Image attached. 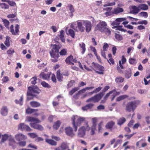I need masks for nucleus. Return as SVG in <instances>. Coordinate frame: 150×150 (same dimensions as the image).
I'll return each instance as SVG.
<instances>
[{
  "label": "nucleus",
  "instance_id": "nucleus-10",
  "mask_svg": "<svg viewBox=\"0 0 150 150\" xmlns=\"http://www.w3.org/2000/svg\"><path fill=\"white\" fill-rule=\"evenodd\" d=\"M28 91H30L31 93L34 94H39L41 91L36 86H30L28 88Z\"/></svg>",
  "mask_w": 150,
  "mask_h": 150
},
{
  "label": "nucleus",
  "instance_id": "nucleus-64",
  "mask_svg": "<svg viewBox=\"0 0 150 150\" xmlns=\"http://www.w3.org/2000/svg\"><path fill=\"white\" fill-rule=\"evenodd\" d=\"M129 62L131 64H134L136 61V59L130 58L129 59Z\"/></svg>",
  "mask_w": 150,
  "mask_h": 150
},
{
  "label": "nucleus",
  "instance_id": "nucleus-44",
  "mask_svg": "<svg viewBox=\"0 0 150 150\" xmlns=\"http://www.w3.org/2000/svg\"><path fill=\"white\" fill-rule=\"evenodd\" d=\"M79 89V87H76L72 89L69 92V94L70 95L72 96Z\"/></svg>",
  "mask_w": 150,
  "mask_h": 150
},
{
  "label": "nucleus",
  "instance_id": "nucleus-56",
  "mask_svg": "<svg viewBox=\"0 0 150 150\" xmlns=\"http://www.w3.org/2000/svg\"><path fill=\"white\" fill-rule=\"evenodd\" d=\"M115 38L119 41L122 40L123 39L122 36L121 35L116 33L115 34Z\"/></svg>",
  "mask_w": 150,
  "mask_h": 150
},
{
  "label": "nucleus",
  "instance_id": "nucleus-37",
  "mask_svg": "<svg viewBox=\"0 0 150 150\" xmlns=\"http://www.w3.org/2000/svg\"><path fill=\"white\" fill-rule=\"evenodd\" d=\"M2 21L3 22L4 24L5 27L9 29V22L7 19H2Z\"/></svg>",
  "mask_w": 150,
  "mask_h": 150
},
{
  "label": "nucleus",
  "instance_id": "nucleus-19",
  "mask_svg": "<svg viewBox=\"0 0 150 150\" xmlns=\"http://www.w3.org/2000/svg\"><path fill=\"white\" fill-rule=\"evenodd\" d=\"M131 10L130 13L133 14H137L139 11V10L138 8V6H132L131 7Z\"/></svg>",
  "mask_w": 150,
  "mask_h": 150
},
{
  "label": "nucleus",
  "instance_id": "nucleus-16",
  "mask_svg": "<svg viewBox=\"0 0 150 150\" xmlns=\"http://www.w3.org/2000/svg\"><path fill=\"white\" fill-rule=\"evenodd\" d=\"M65 61L67 64H68L71 63V62H73L74 63H77L78 61L76 58L74 59L72 55H70L66 59Z\"/></svg>",
  "mask_w": 150,
  "mask_h": 150
},
{
  "label": "nucleus",
  "instance_id": "nucleus-46",
  "mask_svg": "<svg viewBox=\"0 0 150 150\" xmlns=\"http://www.w3.org/2000/svg\"><path fill=\"white\" fill-rule=\"evenodd\" d=\"M102 89L101 87H98V88L95 89L93 91L90 92V93L92 94L93 93H96L99 92Z\"/></svg>",
  "mask_w": 150,
  "mask_h": 150
},
{
  "label": "nucleus",
  "instance_id": "nucleus-51",
  "mask_svg": "<svg viewBox=\"0 0 150 150\" xmlns=\"http://www.w3.org/2000/svg\"><path fill=\"white\" fill-rule=\"evenodd\" d=\"M116 91L115 90H113L110 91L108 93H107L104 97V100L106 101L108 99V97L110 96V94H112L113 92Z\"/></svg>",
  "mask_w": 150,
  "mask_h": 150
},
{
  "label": "nucleus",
  "instance_id": "nucleus-34",
  "mask_svg": "<svg viewBox=\"0 0 150 150\" xmlns=\"http://www.w3.org/2000/svg\"><path fill=\"white\" fill-rule=\"evenodd\" d=\"M68 33H67V35H70L72 38H74L75 37V32L74 30L71 29H70L68 30Z\"/></svg>",
  "mask_w": 150,
  "mask_h": 150
},
{
  "label": "nucleus",
  "instance_id": "nucleus-61",
  "mask_svg": "<svg viewBox=\"0 0 150 150\" xmlns=\"http://www.w3.org/2000/svg\"><path fill=\"white\" fill-rule=\"evenodd\" d=\"M136 132H134L129 134H125L124 136L126 137L127 139H130L134 135L136 134Z\"/></svg>",
  "mask_w": 150,
  "mask_h": 150
},
{
  "label": "nucleus",
  "instance_id": "nucleus-20",
  "mask_svg": "<svg viewBox=\"0 0 150 150\" xmlns=\"http://www.w3.org/2000/svg\"><path fill=\"white\" fill-rule=\"evenodd\" d=\"M94 104L93 103H89L82 107V109L83 111H87L93 108Z\"/></svg>",
  "mask_w": 150,
  "mask_h": 150
},
{
  "label": "nucleus",
  "instance_id": "nucleus-32",
  "mask_svg": "<svg viewBox=\"0 0 150 150\" xmlns=\"http://www.w3.org/2000/svg\"><path fill=\"white\" fill-rule=\"evenodd\" d=\"M10 37L8 36H6V39L4 42V43L7 47H9L10 46Z\"/></svg>",
  "mask_w": 150,
  "mask_h": 150
},
{
  "label": "nucleus",
  "instance_id": "nucleus-17",
  "mask_svg": "<svg viewBox=\"0 0 150 150\" xmlns=\"http://www.w3.org/2000/svg\"><path fill=\"white\" fill-rule=\"evenodd\" d=\"M69 148V147L66 143H62L60 146L55 149V150H64Z\"/></svg>",
  "mask_w": 150,
  "mask_h": 150
},
{
  "label": "nucleus",
  "instance_id": "nucleus-59",
  "mask_svg": "<svg viewBox=\"0 0 150 150\" xmlns=\"http://www.w3.org/2000/svg\"><path fill=\"white\" fill-rule=\"evenodd\" d=\"M28 135L32 138H34L38 137L37 134L35 133H28Z\"/></svg>",
  "mask_w": 150,
  "mask_h": 150
},
{
  "label": "nucleus",
  "instance_id": "nucleus-12",
  "mask_svg": "<svg viewBox=\"0 0 150 150\" xmlns=\"http://www.w3.org/2000/svg\"><path fill=\"white\" fill-rule=\"evenodd\" d=\"M104 71L105 68L103 66L99 64L97 65L96 73L99 75H103Z\"/></svg>",
  "mask_w": 150,
  "mask_h": 150
},
{
  "label": "nucleus",
  "instance_id": "nucleus-38",
  "mask_svg": "<svg viewBox=\"0 0 150 150\" xmlns=\"http://www.w3.org/2000/svg\"><path fill=\"white\" fill-rule=\"evenodd\" d=\"M124 80V78L122 77H117L115 79L116 82L118 83H120L123 82Z\"/></svg>",
  "mask_w": 150,
  "mask_h": 150
},
{
  "label": "nucleus",
  "instance_id": "nucleus-14",
  "mask_svg": "<svg viewBox=\"0 0 150 150\" xmlns=\"http://www.w3.org/2000/svg\"><path fill=\"white\" fill-rule=\"evenodd\" d=\"M16 139L19 141L24 140L27 139V137L22 133H19L16 134L15 136Z\"/></svg>",
  "mask_w": 150,
  "mask_h": 150
},
{
  "label": "nucleus",
  "instance_id": "nucleus-24",
  "mask_svg": "<svg viewBox=\"0 0 150 150\" xmlns=\"http://www.w3.org/2000/svg\"><path fill=\"white\" fill-rule=\"evenodd\" d=\"M113 11L114 14H116L123 12L124 9L122 8L117 7L116 8H114L113 10Z\"/></svg>",
  "mask_w": 150,
  "mask_h": 150
},
{
  "label": "nucleus",
  "instance_id": "nucleus-58",
  "mask_svg": "<svg viewBox=\"0 0 150 150\" xmlns=\"http://www.w3.org/2000/svg\"><path fill=\"white\" fill-rule=\"evenodd\" d=\"M140 16L144 17L145 18L148 17V15L147 12H142L139 14Z\"/></svg>",
  "mask_w": 150,
  "mask_h": 150
},
{
  "label": "nucleus",
  "instance_id": "nucleus-18",
  "mask_svg": "<svg viewBox=\"0 0 150 150\" xmlns=\"http://www.w3.org/2000/svg\"><path fill=\"white\" fill-rule=\"evenodd\" d=\"M115 125V122L112 121L108 122L105 126L106 129L112 131L113 129V126Z\"/></svg>",
  "mask_w": 150,
  "mask_h": 150
},
{
  "label": "nucleus",
  "instance_id": "nucleus-6",
  "mask_svg": "<svg viewBox=\"0 0 150 150\" xmlns=\"http://www.w3.org/2000/svg\"><path fill=\"white\" fill-rule=\"evenodd\" d=\"M103 96V93H100L89 98L86 100V102L88 103L90 101H93L95 103H98L101 100Z\"/></svg>",
  "mask_w": 150,
  "mask_h": 150
},
{
  "label": "nucleus",
  "instance_id": "nucleus-4",
  "mask_svg": "<svg viewBox=\"0 0 150 150\" xmlns=\"http://www.w3.org/2000/svg\"><path fill=\"white\" fill-rule=\"evenodd\" d=\"M140 103V101L138 100L131 101L128 103L126 105V110L128 112H134L136 108L138 105Z\"/></svg>",
  "mask_w": 150,
  "mask_h": 150
},
{
  "label": "nucleus",
  "instance_id": "nucleus-9",
  "mask_svg": "<svg viewBox=\"0 0 150 150\" xmlns=\"http://www.w3.org/2000/svg\"><path fill=\"white\" fill-rule=\"evenodd\" d=\"M107 26V23L105 22L100 21L95 27V30H98L102 32L103 30Z\"/></svg>",
  "mask_w": 150,
  "mask_h": 150
},
{
  "label": "nucleus",
  "instance_id": "nucleus-22",
  "mask_svg": "<svg viewBox=\"0 0 150 150\" xmlns=\"http://www.w3.org/2000/svg\"><path fill=\"white\" fill-rule=\"evenodd\" d=\"M138 6L139 9V11L141 10L144 11L147 10L149 8L148 6L146 4H141Z\"/></svg>",
  "mask_w": 150,
  "mask_h": 150
},
{
  "label": "nucleus",
  "instance_id": "nucleus-13",
  "mask_svg": "<svg viewBox=\"0 0 150 150\" xmlns=\"http://www.w3.org/2000/svg\"><path fill=\"white\" fill-rule=\"evenodd\" d=\"M51 73L45 74L44 72H42L39 75L40 77L44 79L49 80L50 76Z\"/></svg>",
  "mask_w": 150,
  "mask_h": 150
},
{
  "label": "nucleus",
  "instance_id": "nucleus-1",
  "mask_svg": "<svg viewBox=\"0 0 150 150\" xmlns=\"http://www.w3.org/2000/svg\"><path fill=\"white\" fill-rule=\"evenodd\" d=\"M51 47L52 49L50 51V54L52 58L51 60L52 62H56L59 60L58 59L59 57V50L61 46L59 45L51 44Z\"/></svg>",
  "mask_w": 150,
  "mask_h": 150
},
{
  "label": "nucleus",
  "instance_id": "nucleus-55",
  "mask_svg": "<svg viewBox=\"0 0 150 150\" xmlns=\"http://www.w3.org/2000/svg\"><path fill=\"white\" fill-rule=\"evenodd\" d=\"M33 109L28 107L26 109L25 112L27 114H31L33 112Z\"/></svg>",
  "mask_w": 150,
  "mask_h": 150
},
{
  "label": "nucleus",
  "instance_id": "nucleus-47",
  "mask_svg": "<svg viewBox=\"0 0 150 150\" xmlns=\"http://www.w3.org/2000/svg\"><path fill=\"white\" fill-rule=\"evenodd\" d=\"M94 88V86L87 87L84 88L80 90V91H82V93L85 92L86 91L89 90H92Z\"/></svg>",
  "mask_w": 150,
  "mask_h": 150
},
{
  "label": "nucleus",
  "instance_id": "nucleus-3",
  "mask_svg": "<svg viewBox=\"0 0 150 150\" xmlns=\"http://www.w3.org/2000/svg\"><path fill=\"white\" fill-rule=\"evenodd\" d=\"M72 127L75 132L77 131L78 127L80 126L82 122L84 121L85 118L83 117H78L77 116H73L71 118Z\"/></svg>",
  "mask_w": 150,
  "mask_h": 150
},
{
  "label": "nucleus",
  "instance_id": "nucleus-27",
  "mask_svg": "<svg viewBox=\"0 0 150 150\" xmlns=\"http://www.w3.org/2000/svg\"><path fill=\"white\" fill-rule=\"evenodd\" d=\"M30 105L32 107L35 108L40 107L41 106L40 104L35 101H31L30 103Z\"/></svg>",
  "mask_w": 150,
  "mask_h": 150
},
{
  "label": "nucleus",
  "instance_id": "nucleus-42",
  "mask_svg": "<svg viewBox=\"0 0 150 150\" xmlns=\"http://www.w3.org/2000/svg\"><path fill=\"white\" fill-rule=\"evenodd\" d=\"M23 96H21L20 99L19 100H15V102L17 104H19L21 105H22L23 104Z\"/></svg>",
  "mask_w": 150,
  "mask_h": 150
},
{
  "label": "nucleus",
  "instance_id": "nucleus-57",
  "mask_svg": "<svg viewBox=\"0 0 150 150\" xmlns=\"http://www.w3.org/2000/svg\"><path fill=\"white\" fill-rule=\"evenodd\" d=\"M8 135L7 134H5L2 135L1 142H4L5 141L8 139Z\"/></svg>",
  "mask_w": 150,
  "mask_h": 150
},
{
  "label": "nucleus",
  "instance_id": "nucleus-54",
  "mask_svg": "<svg viewBox=\"0 0 150 150\" xmlns=\"http://www.w3.org/2000/svg\"><path fill=\"white\" fill-rule=\"evenodd\" d=\"M37 77L35 76L33 77L31 79V83L33 85H35L36 83V81L37 80Z\"/></svg>",
  "mask_w": 150,
  "mask_h": 150
},
{
  "label": "nucleus",
  "instance_id": "nucleus-21",
  "mask_svg": "<svg viewBox=\"0 0 150 150\" xmlns=\"http://www.w3.org/2000/svg\"><path fill=\"white\" fill-rule=\"evenodd\" d=\"M84 22L85 23L86 31L87 32H89L91 30V23L90 22L88 21Z\"/></svg>",
  "mask_w": 150,
  "mask_h": 150
},
{
  "label": "nucleus",
  "instance_id": "nucleus-63",
  "mask_svg": "<svg viewBox=\"0 0 150 150\" xmlns=\"http://www.w3.org/2000/svg\"><path fill=\"white\" fill-rule=\"evenodd\" d=\"M109 47V46L107 43H104V45L103 46V51H106L107 49Z\"/></svg>",
  "mask_w": 150,
  "mask_h": 150
},
{
  "label": "nucleus",
  "instance_id": "nucleus-39",
  "mask_svg": "<svg viewBox=\"0 0 150 150\" xmlns=\"http://www.w3.org/2000/svg\"><path fill=\"white\" fill-rule=\"evenodd\" d=\"M98 64L95 63L94 62H93L92 63L91 65V66L90 67L91 68V69L92 70L94 71L95 72H96V69L97 68V65Z\"/></svg>",
  "mask_w": 150,
  "mask_h": 150
},
{
  "label": "nucleus",
  "instance_id": "nucleus-35",
  "mask_svg": "<svg viewBox=\"0 0 150 150\" xmlns=\"http://www.w3.org/2000/svg\"><path fill=\"white\" fill-rule=\"evenodd\" d=\"M128 97V96L126 95H122L117 97L116 99V101H119L120 100H124Z\"/></svg>",
  "mask_w": 150,
  "mask_h": 150
},
{
  "label": "nucleus",
  "instance_id": "nucleus-30",
  "mask_svg": "<svg viewBox=\"0 0 150 150\" xmlns=\"http://www.w3.org/2000/svg\"><path fill=\"white\" fill-rule=\"evenodd\" d=\"M64 34V31L63 30H62L60 31V35H59V37L62 42H65Z\"/></svg>",
  "mask_w": 150,
  "mask_h": 150
},
{
  "label": "nucleus",
  "instance_id": "nucleus-28",
  "mask_svg": "<svg viewBox=\"0 0 150 150\" xmlns=\"http://www.w3.org/2000/svg\"><path fill=\"white\" fill-rule=\"evenodd\" d=\"M27 99L28 100L33 99L34 97L36 96L34 94L31 93L30 91H28L27 92Z\"/></svg>",
  "mask_w": 150,
  "mask_h": 150
},
{
  "label": "nucleus",
  "instance_id": "nucleus-60",
  "mask_svg": "<svg viewBox=\"0 0 150 150\" xmlns=\"http://www.w3.org/2000/svg\"><path fill=\"white\" fill-rule=\"evenodd\" d=\"M82 93H83L82 91H80V90L77 93L73 96V98L75 99H77L78 98L79 95Z\"/></svg>",
  "mask_w": 150,
  "mask_h": 150
},
{
  "label": "nucleus",
  "instance_id": "nucleus-48",
  "mask_svg": "<svg viewBox=\"0 0 150 150\" xmlns=\"http://www.w3.org/2000/svg\"><path fill=\"white\" fill-rule=\"evenodd\" d=\"M14 52V50L12 49H10L7 51V54L9 57H11Z\"/></svg>",
  "mask_w": 150,
  "mask_h": 150
},
{
  "label": "nucleus",
  "instance_id": "nucleus-49",
  "mask_svg": "<svg viewBox=\"0 0 150 150\" xmlns=\"http://www.w3.org/2000/svg\"><path fill=\"white\" fill-rule=\"evenodd\" d=\"M41 84L44 87L46 88H51V86L48 83L44 81L41 82Z\"/></svg>",
  "mask_w": 150,
  "mask_h": 150
},
{
  "label": "nucleus",
  "instance_id": "nucleus-53",
  "mask_svg": "<svg viewBox=\"0 0 150 150\" xmlns=\"http://www.w3.org/2000/svg\"><path fill=\"white\" fill-rule=\"evenodd\" d=\"M103 31L104 32L106 35L108 36L110 35L111 33V31L110 30L106 27L103 30Z\"/></svg>",
  "mask_w": 150,
  "mask_h": 150
},
{
  "label": "nucleus",
  "instance_id": "nucleus-15",
  "mask_svg": "<svg viewBox=\"0 0 150 150\" xmlns=\"http://www.w3.org/2000/svg\"><path fill=\"white\" fill-rule=\"evenodd\" d=\"M65 132L66 134L68 136H73L74 135L72 127H69L65 128Z\"/></svg>",
  "mask_w": 150,
  "mask_h": 150
},
{
  "label": "nucleus",
  "instance_id": "nucleus-5",
  "mask_svg": "<svg viewBox=\"0 0 150 150\" xmlns=\"http://www.w3.org/2000/svg\"><path fill=\"white\" fill-rule=\"evenodd\" d=\"M90 130V127L88 124V122H86L85 126H82L81 127L78 129V134L79 137H82L84 136L86 134V130L89 131Z\"/></svg>",
  "mask_w": 150,
  "mask_h": 150
},
{
  "label": "nucleus",
  "instance_id": "nucleus-29",
  "mask_svg": "<svg viewBox=\"0 0 150 150\" xmlns=\"http://www.w3.org/2000/svg\"><path fill=\"white\" fill-rule=\"evenodd\" d=\"M1 114L3 115H6L8 113V109L6 106H4L2 108L1 111Z\"/></svg>",
  "mask_w": 150,
  "mask_h": 150
},
{
  "label": "nucleus",
  "instance_id": "nucleus-41",
  "mask_svg": "<svg viewBox=\"0 0 150 150\" xmlns=\"http://www.w3.org/2000/svg\"><path fill=\"white\" fill-rule=\"evenodd\" d=\"M60 56H65L67 54V50L66 49H63L59 52Z\"/></svg>",
  "mask_w": 150,
  "mask_h": 150
},
{
  "label": "nucleus",
  "instance_id": "nucleus-26",
  "mask_svg": "<svg viewBox=\"0 0 150 150\" xmlns=\"http://www.w3.org/2000/svg\"><path fill=\"white\" fill-rule=\"evenodd\" d=\"M125 77L127 79H129L132 75V70L130 68L125 71Z\"/></svg>",
  "mask_w": 150,
  "mask_h": 150
},
{
  "label": "nucleus",
  "instance_id": "nucleus-43",
  "mask_svg": "<svg viewBox=\"0 0 150 150\" xmlns=\"http://www.w3.org/2000/svg\"><path fill=\"white\" fill-rule=\"evenodd\" d=\"M61 125V122L60 121L58 120L54 123L53 126L54 128L57 129Z\"/></svg>",
  "mask_w": 150,
  "mask_h": 150
},
{
  "label": "nucleus",
  "instance_id": "nucleus-23",
  "mask_svg": "<svg viewBox=\"0 0 150 150\" xmlns=\"http://www.w3.org/2000/svg\"><path fill=\"white\" fill-rule=\"evenodd\" d=\"M62 74L61 73V71L60 69H59L56 72V76L57 79H58V81L59 82L62 81L63 79V77L62 76Z\"/></svg>",
  "mask_w": 150,
  "mask_h": 150
},
{
  "label": "nucleus",
  "instance_id": "nucleus-50",
  "mask_svg": "<svg viewBox=\"0 0 150 150\" xmlns=\"http://www.w3.org/2000/svg\"><path fill=\"white\" fill-rule=\"evenodd\" d=\"M126 19L125 18H117L115 20L117 23V24L119 25L121 22L125 21Z\"/></svg>",
  "mask_w": 150,
  "mask_h": 150
},
{
  "label": "nucleus",
  "instance_id": "nucleus-45",
  "mask_svg": "<svg viewBox=\"0 0 150 150\" xmlns=\"http://www.w3.org/2000/svg\"><path fill=\"white\" fill-rule=\"evenodd\" d=\"M0 7L3 9H7L9 8V6L5 3H0Z\"/></svg>",
  "mask_w": 150,
  "mask_h": 150
},
{
  "label": "nucleus",
  "instance_id": "nucleus-52",
  "mask_svg": "<svg viewBox=\"0 0 150 150\" xmlns=\"http://www.w3.org/2000/svg\"><path fill=\"white\" fill-rule=\"evenodd\" d=\"M75 83V81L74 80H71L70 81H69L67 85V88H69L71 87H72L73 84Z\"/></svg>",
  "mask_w": 150,
  "mask_h": 150
},
{
  "label": "nucleus",
  "instance_id": "nucleus-33",
  "mask_svg": "<svg viewBox=\"0 0 150 150\" xmlns=\"http://www.w3.org/2000/svg\"><path fill=\"white\" fill-rule=\"evenodd\" d=\"M122 26H115L112 27V28L114 29L115 28L116 30H119L122 32H125L126 31V30L122 28Z\"/></svg>",
  "mask_w": 150,
  "mask_h": 150
},
{
  "label": "nucleus",
  "instance_id": "nucleus-8",
  "mask_svg": "<svg viewBox=\"0 0 150 150\" xmlns=\"http://www.w3.org/2000/svg\"><path fill=\"white\" fill-rule=\"evenodd\" d=\"M18 129L22 131L31 132L32 129L28 125L23 123L19 124L18 125Z\"/></svg>",
  "mask_w": 150,
  "mask_h": 150
},
{
  "label": "nucleus",
  "instance_id": "nucleus-62",
  "mask_svg": "<svg viewBox=\"0 0 150 150\" xmlns=\"http://www.w3.org/2000/svg\"><path fill=\"white\" fill-rule=\"evenodd\" d=\"M115 2L112 3L108 2L106 4L104 5L103 6L107 7L108 6H113L115 5Z\"/></svg>",
  "mask_w": 150,
  "mask_h": 150
},
{
  "label": "nucleus",
  "instance_id": "nucleus-7",
  "mask_svg": "<svg viewBox=\"0 0 150 150\" xmlns=\"http://www.w3.org/2000/svg\"><path fill=\"white\" fill-rule=\"evenodd\" d=\"M75 25L72 24L71 27L75 31L77 32L80 31L83 32L85 30L84 27L82 25V22L79 21H77V25L75 26Z\"/></svg>",
  "mask_w": 150,
  "mask_h": 150
},
{
  "label": "nucleus",
  "instance_id": "nucleus-31",
  "mask_svg": "<svg viewBox=\"0 0 150 150\" xmlns=\"http://www.w3.org/2000/svg\"><path fill=\"white\" fill-rule=\"evenodd\" d=\"M126 120L124 117H122L120 118L117 120V124L120 125H122L126 121Z\"/></svg>",
  "mask_w": 150,
  "mask_h": 150
},
{
  "label": "nucleus",
  "instance_id": "nucleus-36",
  "mask_svg": "<svg viewBox=\"0 0 150 150\" xmlns=\"http://www.w3.org/2000/svg\"><path fill=\"white\" fill-rule=\"evenodd\" d=\"M67 7L69 8V10L70 11V13H71V15L70 16L72 17L73 15V13L75 11L74 7L73 5L70 4L68 5Z\"/></svg>",
  "mask_w": 150,
  "mask_h": 150
},
{
  "label": "nucleus",
  "instance_id": "nucleus-11",
  "mask_svg": "<svg viewBox=\"0 0 150 150\" xmlns=\"http://www.w3.org/2000/svg\"><path fill=\"white\" fill-rule=\"evenodd\" d=\"M13 25H11L10 27V32L13 35H18V33L19 32V26L18 25L16 24L15 26V31H14L13 29Z\"/></svg>",
  "mask_w": 150,
  "mask_h": 150
},
{
  "label": "nucleus",
  "instance_id": "nucleus-25",
  "mask_svg": "<svg viewBox=\"0 0 150 150\" xmlns=\"http://www.w3.org/2000/svg\"><path fill=\"white\" fill-rule=\"evenodd\" d=\"M45 140L46 142L51 146H55L57 145V142L52 139H46Z\"/></svg>",
  "mask_w": 150,
  "mask_h": 150
},
{
  "label": "nucleus",
  "instance_id": "nucleus-2",
  "mask_svg": "<svg viewBox=\"0 0 150 150\" xmlns=\"http://www.w3.org/2000/svg\"><path fill=\"white\" fill-rule=\"evenodd\" d=\"M27 120L29 122H31L30 125L31 127L33 128L40 131H42L44 129L42 126L38 124L41 121L38 119L29 116L27 117Z\"/></svg>",
  "mask_w": 150,
  "mask_h": 150
},
{
  "label": "nucleus",
  "instance_id": "nucleus-40",
  "mask_svg": "<svg viewBox=\"0 0 150 150\" xmlns=\"http://www.w3.org/2000/svg\"><path fill=\"white\" fill-rule=\"evenodd\" d=\"M79 46L82 51L81 53L83 54L86 51L85 45L83 42H82L81 43L79 44Z\"/></svg>",
  "mask_w": 150,
  "mask_h": 150
}]
</instances>
